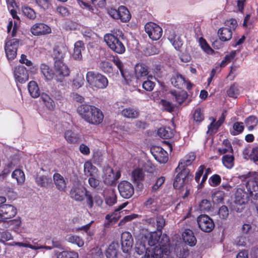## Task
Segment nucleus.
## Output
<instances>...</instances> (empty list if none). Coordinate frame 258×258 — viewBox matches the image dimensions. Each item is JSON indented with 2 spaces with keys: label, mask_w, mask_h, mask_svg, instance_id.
<instances>
[{
  "label": "nucleus",
  "mask_w": 258,
  "mask_h": 258,
  "mask_svg": "<svg viewBox=\"0 0 258 258\" xmlns=\"http://www.w3.org/2000/svg\"><path fill=\"white\" fill-rule=\"evenodd\" d=\"M28 89L30 95L33 98H37L40 95L39 87L35 81H32L29 83Z\"/></svg>",
  "instance_id": "a19ab883"
},
{
  "label": "nucleus",
  "mask_w": 258,
  "mask_h": 258,
  "mask_svg": "<svg viewBox=\"0 0 258 258\" xmlns=\"http://www.w3.org/2000/svg\"><path fill=\"white\" fill-rule=\"evenodd\" d=\"M71 198L77 202L83 201L85 198L89 208L93 207V196L90 192L84 187H74L70 191Z\"/></svg>",
  "instance_id": "423d86ee"
},
{
  "label": "nucleus",
  "mask_w": 258,
  "mask_h": 258,
  "mask_svg": "<svg viewBox=\"0 0 258 258\" xmlns=\"http://www.w3.org/2000/svg\"><path fill=\"white\" fill-rule=\"evenodd\" d=\"M121 114L124 117L134 119L138 117L140 112L137 108L128 107L121 111Z\"/></svg>",
  "instance_id": "bb28decb"
},
{
  "label": "nucleus",
  "mask_w": 258,
  "mask_h": 258,
  "mask_svg": "<svg viewBox=\"0 0 258 258\" xmlns=\"http://www.w3.org/2000/svg\"><path fill=\"white\" fill-rule=\"evenodd\" d=\"M145 29L150 38L153 40H157L162 36V28L154 23H147L145 26Z\"/></svg>",
  "instance_id": "f8f14e48"
},
{
  "label": "nucleus",
  "mask_w": 258,
  "mask_h": 258,
  "mask_svg": "<svg viewBox=\"0 0 258 258\" xmlns=\"http://www.w3.org/2000/svg\"><path fill=\"white\" fill-rule=\"evenodd\" d=\"M225 194L221 190H217L214 192L212 195L213 202L216 204H219L223 202Z\"/></svg>",
  "instance_id": "de8ad7c7"
},
{
  "label": "nucleus",
  "mask_w": 258,
  "mask_h": 258,
  "mask_svg": "<svg viewBox=\"0 0 258 258\" xmlns=\"http://www.w3.org/2000/svg\"><path fill=\"white\" fill-rule=\"evenodd\" d=\"M222 163L226 168L230 169L234 165V157L232 155H226L222 158Z\"/></svg>",
  "instance_id": "603ef678"
},
{
  "label": "nucleus",
  "mask_w": 258,
  "mask_h": 258,
  "mask_svg": "<svg viewBox=\"0 0 258 258\" xmlns=\"http://www.w3.org/2000/svg\"><path fill=\"white\" fill-rule=\"evenodd\" d=\"M19 41L15 38L7 40L5 43V52L8 59H13L17 55Z\"/></svg>",
  "instance_id": "ddd939ff"
},
{
  "label": "nucleus",
  "mask_w": 258,
  "mask_h": 258,
  "mask_svg": "<svg viewBox=\"0 0 258 258\" xmlns=\"http://www.w3.org/2000/svg\"><path fill=\"white\" fill-rule=\"evenodd\" d=\"M157 201L155 198H150L145 203L144 206L148 209H151L152 210H156Z\"/></svg>",
  "instance_id": "680f3d73"
},
{
  "label": "nucleus",
  "mask_w": 258,
  "mask_h": 258,
  "mask_svg": "<svg viewBox=\"0 0 258 258\" xmlns=\"http://www.w3.org/2000/svg\"><path fill=\"white\" fill-rule=\"evenodd\" d=\"M221 182V177L218 174H215L212 176L209 179V182L211 186L215 187L220 184Z\"/></svg>",
  "instance_id": "0e129e2a"
},
{
  "label": "nucleus",
  "mask_w": 258,
  "mask_h": 258,
  "mask_svg": "<svg viewBox=\"0 0 258 258\" xmlns=\"http://www.w3.org/2000/svg\"><path fill=\"white\" fill-rule=\"evenodd\" d=\"M40 99L45 104L47 108L50 110L54 109L55 105L53 100L45 93H42L40 96Z\"/></svg>",
  "instance_id": "ea45409f"
},
{
  "label": "nucleus",
  "mask_w": 258,
  "mask_h": 258,
  "mask_svg": "<svg viewBox=\"0 0 258 258\" xmlns=\"http://www.w3.org/2000/svg\"><path fill=\"white\" fill-rule=\"evenodd\" d=\"M135 72L136 77L140 80L146 77L149 73L146 67L139 64H137L135 66Z\"/></svg>",
  "instance_id": "2f4dec72"
},
{
  "label": "nucleus",
  "mask_w": 258,
  "mask_h": 258,
  "mask_svg": "<svg viewBox=\"0 0 258 258\" xmlns=\"http://www.w3.org/2000/svg\"><path fill=\"white\" fill-rule=\"evenodd\" d=\"M84 172L87 176H97L98 169L91 162L87 161L84 165Z\"/></svg>",
  "instance_id": "393cba45"
},
{
  "label": "nucleus",
  "mask_w": 258,
  "mask_h": 258,
  "mask_svg": "<svg viewBox=\"0 0 258 258\" xmlns=\"http://www.w3.org/2000/svg\"><path fill=\"white\" fill-rule=\"evenodd\" d=\"M211 202L206 199L202 200L199 204V209L200 211L203 212L209 211L211 209Z\"/></svg>",
  "instance_id": "4d7b16f0"
},
{
  "label": "nucleus",
  "mask_w": 258,
  "mask_h": 258,
  "mask_svg": "<svg viewBox=\"0 0 258 258\" xmlns=\"http://www.w3.org/2000/svg\"><path fill=\"white\" fill-rule=\"evenodd\" d=\"M124 39V35L122 31L114 29L110 33L106 34L104 36V41L108 47L113 52L118 54H123L125 47L122 42Z\"/></svg>",
  "instance_id": "20e7f679"
},
{
  "label": "nucleus",
  "mask_w": 258,
  "mask_h": 258,
  "mask_svg": "<svg viewBox=\"0 0 258 258\" xmlns=\"http://www.w3.org/2000/svg\"><path fill=\"white\" fill-rule=\"evenodd\" d=\"M182 237L184 242L190 246H194L196 244V238L191 230H185L182 234Z\"/></svg>",
  "instance_id": "c756f323"
},
{
  "label": "nucleus",
  "mask_w": 258,
  "mask_h": 258,
  "mask_svg": "<svg viewBox=\"0 0 258 258\" xmlns=\"http://www.w3.org/2000/svg\"><path fill=\"white\" fill-rule=\"evenodd\" d=\"M54 70L56 74V81L57 82H63V78L70 75V70L68 66L61 60H55Z\"/></svg>",
  "instance_id": "9b49d317"
},
{
  "label": "nucleus",
  "mask_w": 258,
  "mask_h": 258,
  "mask_svg": "<svg viewBox=\"0 0 258 258\" xmlns=\"http://www.w3.org/2000/svg\"><path fill=\"white\" fill-rule=\"evenodd\" d=\"M249 158L254 162L258 161V146L252 148L249 154Z\"/></svg>",
  "instance_id": "e2e57ef3"
},
{
  "label": "nucleus",
  "mask_w": 258,
  "mask_h": 258,
  "mask_svg": "<svg viewBox=\"0 0 258 258\" xmlns=\"http://www.w3.org/2000/svg\"><path fill=\"white\" fill-rule=\"evenodd\" d=\"M14 77L16 81L24 83L29 78L28 72L23 66H18L15 68Z\"/></svg>",
  "instance_id": "aec40b11"
},
{
  "label": "nucleus",
  "mask_w": 258,
  "mask_h": 258,
  "mask_svg": "<svg viewBox=\"0 0 258 258\" xmlns=\"http://www.w3.org/2000/svg\"><path fill=\"white\" fill-rule=\"evenodd\" d=\"M249 196L252 197L249 194V192L246 193L241 188L237 189L235 194L236 200L239 204H243L246 203ZM252 198H253V197H252Z\"/></svg>",
  "instance_id": "c85d7f7f"
},
{
  "label": "nucleus",
  "mask_w": 258,
  "mask_h": 258,
  "mask_svg": "<svg viewBox=\"0 0 258 258\" xmlns=\"http://www.w3.org/2000/svg\"><path fill=\"white\" fill-rule=\"evenodd\" d=\"M77 112L82 119L92 125L99 124L104 118L102 111L93 105H81L77 108Z\"/></svg>",
  "instance_id": "f03ea898"
},
{
  "label": "nucleus",
  "mask_w": 258,
  "mask_h": 258,
  "mask_svg": "<svg viewBox=\"0 0 258 258\" xmlns=\"http://www.w3.org/2000/svg\"><path fill=\"white\" fill-rule=\"evenodd\" d=\"M199 227L204 232H210L215 227L213 221L206 215H201L197 218Z\"/></svg>",
  "instance_id": "2eb2a0df"
},
{
  "label": "nucleus",
  "mask_w": 258,
  "mask_h": 258,
  "mask_svg": "<svg viewBox=\"0 0 258 258\" xmlns=\"http://www.w3.org/2000/svg\"><path fill=\"white\" fill-rule=\"evenodd\" d=\"M30 32L35 36H42L49 34L51 32V28L42 23H35L30 28Z\"/></svg>",
  "instance_id": "dca6fc26"
},
{
  "label": "nucleus",
  "mask_w": 258,
  "mask_h": 258,
  "mask_svg": "<svg viewBox=\"0 0 258 258\" xmlns=\"http://www.w3.org/2000/svg\"><path fill=\"white\" fill-rule=\"evenodd\" d=\"M160 104L164 110L168 112H171L173 110V106L168 101L162 100L160 102Z\"/></svg>",
  "instance_id": "774afa93"
},
{
  "label": "nucleus",
  "mask_w": 258,
  "mask_h": 258,
  "mask_svg": "<svg viewBox=\"0 0 258 258\" xmlns=\"http://www.w3.org/2000/svg\"><path fill=\"white\" fill-rule=\"evenodd\" d=\"M120 195L124 199H129L134 194L133 185L127 180H122L118 184Z\"/></svg>",
  "instance_id": "4468645a"
},
{
  "label": "nucleus",
  "mask_w": 258,
  "mask_h": 258,
  "mask_svg": "<svg viewBox=\"0 0 258 258\" xmlns=\"http://www.w3.org/2000/svg\"><path fill=\"white\" fill-rule=\"evenodd\" d=\"M164 252H157L156 250H148L142 258H161Z\"/></svg>",
  "instance_id": "6e6d98bb"
},
{
  "label": "nucleus",
  "mask_w": 258,
  "mask_h": 258,
  "mask_svg": "<svg viewBox=\"0 0 258 258\" xmlns=\"http://www.w3.org/2000/svg\"><path fill=\"white\" fill-rule=\"evenodd\" d=\"M143 239L146 241L148 245L156 246L152 250L157 252H164L168 255L172 250V246L169 243V239L166 234H162L161 231L147 232L142 234Z\"/></svg>",
  "instance_id": "f257e3e1"
},
{
  "label": "nucleus",
  "mask_w": 258,
  "mask_h": 258,
  "mask_svg": "<svg viewBox=\"0 0 258 258\" xmlns=\"http://www.w3.org/2000/svg\"><path fill=\"white\" fill-rule=\"evenodd\" d=\"M54 257L55 258H78V253L73 251H62L59 252L57 250L53 251Z\"/></svg>",
  "instance_id": "7c9ffc66"
},
{
  "label": "nucleus",
  "mask_w": 258,
  "mask_h": 258,
  "mask_svg": "<svg viewBox=\"0 0 258 258\" xmlns=\"http://www.w3.org/2000/svg\"><path fill=\"white\" fill-rule=\"evenodd\" d=\"M13 237L9 231L7 230H2L0 231V242L5 245H8L10 246H18L19 247H29L31 249H36L37 248L32 246V245L26 242H12L10 243H7V241L12 240Z\"/></svg>",
  "instance_id": "6e6552de"
},
{
  "label": "nucleus",
  "mask_w": 258,
  "mask_h": 258,
  "mask_svg": "<svg viewBox=\"0 0 258 258\" xmlns=\"http://www.w3.org/2000/svg\"><path fill=\"white\" fill-rule=\"evenodd\" d=\"M64 137L69 143H76L79 141V136L77 134L72 130H67L64 132Z\"/></svg>",
  "instance_id": "79ce46f5"
},
{
  "label": "nucleus",
  "mask_w": 258,
  "mask_h": 258,
  "mask_svg": "<svg viewBox=\"0 0 258 258\" xmlns=\"http://www.w3.org/2000/svg\"><path fill=\"white\" fill-rule=\"evenodd\" d=\"M168 39L176 50H179L183 44V41L180 36L171 32L168 36Z\"/></svg>",
  "instance_id": "5701e85b"
},
{
  "label": "nucleus",
  "mask_w": 258,
  "mask_h": 258,
  "mask_svg": "<svg viewBox=\"0 0 258 258\" xmlns=\"http://www.w3.org/2000/svg\"><path fill=\"white\" fill-rule=\"evenodd\" d=\"M54 183L57 189L65 191L67 182L63 177L59 173H55L53 176Z\"/></svg>",
  "instance_id": "b1692460"
},
{
  "label": "nucleus",
  "mask_w": 258,
  "mask_h": 258,
  "mask_svg": "<svg viewBox=\"0 0 258 258\" xmlns=\"http://www.w3.org/2000/svg\"><path fill=\"white\" fill-rule=\"evenodd\" d=\"M171 83L174 86L180 88L185 83V79L182 75L177 74L172 77Z\"/></svg>",
  "instance_id": "c03bdc74"
},
{
  "label": "nucleus",
  "mask_w": 258,
  "mask_h": 258,
  "mask_svg": "<svg viewBox=\"0 0 258 258\" xmlns=\"http://www.w3.org/2000/svg\"><path fill=\"white\" fill-rule=\"evenodd\" d=\"M132 177L134 181L137 183L139 186V182L142 181L144 177V173L143 170L140 168L135 169L132 172Z\"/></svg>",
  "instance_id": "a18cd8bd"
},
{
  "label": "nucleus",
  "mask_w": 258,
  "mask_h": 258,
  "mask_svg": "<svg viewBox=\"0 0 258 258\" xmlns=\"http://www.w3.org/2000/svg\"><path fill=\"white\" fill-rule=\"evenodd\" d=\"M66 239L68 242L76 244L79 247H81L84 245V240L81 237L76 235H68L66 237Z\"/></svg>",
  "instance_id": "e433bc0d"
},
{
  "label": "nucleus",
  "mask_w": 258,
  "mask_h": 258,
  "mask_svg": "<svg viewBox=\"0 0 258 258\" xmlns=\"http://www.w3.org/2000/svg\"><path fill=\"white\" fill-rule=\"evenodd\" d=\"M147 242L143 239V237L141 235L136 242L135 246L136 252L139 254H142L145 251L146 252L148 250H150L147 247Z\"/></svg>",
  "instance_id": "cd10ccee"
},
{
  "label": "nucleus",
  "mask_w": 258,
  "mask_h": 258,
  "mask_svg": "<svg viewBox=\"0 0 258 258\" xmlns=\"http://www.w3.org/2000/svg\"><path fill=\"white\" fill-rule=\"evenodd\" d=\"M85 44L82 41H78L74 44L73 57L76 59L80 60L82 58V52L85 50Z\"/></svg>",
  "instance_id": "4be33fe9"
},
{
  "label": "nucleus",
  "mask_w": 258,
  "mask_h": 258,
  "mask_svg": "<svg viewBox=\"0 0 258 258\" xmlns=\"http://www.w3.org/2000/svg\"><path fill=\"white\" fill-rule=\"evenodd\" d=\"M219 38L223 41L229 40L232 35V31L231 29L228 28H221L218 30Z\"/></svg>",
  "instance_id": "72a5a7b5"
},
{
  "label": "nucleus",
  "mask_w": 258,
  "mask_h": 258,
  "mask_svg": "<svg viewBox=\"0 0 258 258\" xmlns=\"http://www.w3.org/2000/svg\"><path fill=\"white\" fill-rule=\"evenodd\" d=\"M12 177L16 179L18 184H22L25 179L24 172L20 169L15 170L12 174Z\"/></svg>",
  "instance_id": "09e8293b"
},
{
  "label": "nucleus",
  "mask_w": 258,
  "mask_h": 258,
  "mask_svg": "<svg viewBox=\"0 0 258 258\" xmlns=\"http://www.w3.org/2000/svg\"><path fill=\"white\" fill-rule=\"evenodd\" d=\"M6 199L4 197H0V221L6 223L10 219L14 217L17 213V209L13 205L5 204Z\"/></svg>",
  "instance_id": "0eeeda50"
},
{
  "label": "nucleus",
  "mask_w": 258,
  "mask_h": 258,
  "mask_svg": "<svg viewBox=\"0 0 258 258\" xmlns=\"http://www.w3.org/2000/svg\"><path fill=\"white\" fill-rule=\"evenodd\" d=\"M21 222L19 220H9V221L5 223L4 227L6 228H10L14 231L17 232L21 225Z\"/></svg>",
  "instance_id": "864d4df0"
},
{
  "label": "nucleus",
  "mask_w": 258,
  "mask_h": 258,
  "mask_svg": "<svg viewBox=\"0 0 258 258\" xmlns=\"http://www.w3.org/2000/svg\"><path fill=\"white\" fill-rule=\"evenodd\" d=\"M126 205V203L121 204L112 214L106 215L105 219L110 222H115L121 217L120 211L125 207Z\"/></svg>",
  "instance_id": "473e14b6"
},
{
  "label": "nucleus",
  "mask_w": 258,
  "mask_h": 258,
  "mask_svg": "<svg viewBox=\"0 0 258 258\" xmlns=\"http://www.w3.org/2000/svg\"><path fill=\"white\" fill-rule=\"evenodd\" d=\"M174 132L169 127H162L158 129L157 134L161 138L169 139L173 136Z\"/></svg>",
  "instance_id": "c9c22d12"
},
{
  "label": "nucleus",
  "mask_w": 258,
  "mask_h": 258,
  "mask_svg": "<svg viewBox=\"0 0 258 258\" xmlns=\"http://www.w3.org/2000/svg\"><path fill=\"white\" fill-rule=\"evenodd\" d=\"M86 78L89 86L93 90L103 89L108 86L107 79L99 73L89 71L87 72Z\"/></svg>",
  "instance_id": "39448f33"
},
{
  "label": "nucleus",
  "mask_w": 258,
  "mask_h": 258,
  "mask_svg": "<svg viewBox=\"0 0 258 258\" xmlns=\"http://www.w3.org/2000/svg\"><path fill=\"white\" fill-rule=\"evenodd\" d=\"M225 119V117L222 114V116L219 119V120L215 122V119L212 118V122L208 126V132L211 133H215L217 132L218 128L223 123Z\"/></svg>",
  "instance_id": "4c0bfd02"
},
{
  "label": "nucleus",
  "mask_w": 258,
  "mask_h": 258,
  "mask_svg": "<svg viewBox=\"0 0 258 258\" xmlns=\"http://www.w3.org/2000/svg\"><path fill=\"white\" fill-rule=\"evenodd\" d=\"M40 69L42 74L46 80L50 81L53 78V71L48 66L45 64H41Z\"/></svg>",
  "instance_id": "f704fd0d"
},
{
  "label": "nucleus",
  "mask_w": 258,
  "mask_h": 258,
  "mask_svg": "<svg viewBox=\"0 0 258 258\" xmlns=\"http://www.w3.org/2000/svg\"><path fill=\"white\" fill-rule=\"evenodd\" d=\"M76 1L81 8L86 9L92 13L94 12V9L93 7L90 5L89 3L86 2L84 0H76Z\"/></svg>",
  "instance_id": "69168bd1"
},
{
  "label": "nucleus",
  "mask_w": 258,
  "mask_h": 258,
  "mask_svg": "<svg viewBox=\"0 0 258 258\" xmlns=\"http://www.w3.org/2000/svg\"><path fill=\"white\" fill-rule=\"evenodd\" d=\"M171 99L174 100L179 104L182 103L187 98V93L184 91H172L169 97Z\"/></svg>",
  "instance_id": "a878e982"
},
{
  "label": "nucleus",
  "mask_w": 258,
  "mask_h": 258,
  "mask_svg": "<svg viewBox=\"0 0 258 258\" xmlns=\"http://www.w3.org/2000/svg\"><path fill=\"white\" fill-rule=\"evenodd\" d=\"M244 129L243 123L236 122L233 125V130L231 131V134L236 135L241 133Z\"/></svg>",
  "instance_id": "13d9d810"
},
{
  "label": "nucleus",
  "mask_w": 258,
  "mask_h": 258,
  "mask_svg": "<svg viewBox=\"0 0 258 258\" xmlns=\"http://www.w3.org/2000/svg\"><path fill=\"white\" fill-rule=\"evenodd\" d=\"M195 158V154L194 153H190L180 161L175 169L177 174L173 182L175 188L180 189L184 185L189 173V170L187 168V166L190 165Z\"/></svg>",
  "instance_id": "7ed1b4c3"
},
{
  "label": "nucleus",
  "mask_w": 258,
  "mask_h": 258,
  "mask_svg": "<svg viewBox=\"0 0 258 258\" xmlns=\"http://www.w3.org/2000/svg\"><path fill=\"white\" fill-rule=\"evenodd\" d=\"M108 14L114 19H119L123 22L128 21L131 18V15L126 7L121 6L117 10L109 9L108 10Z\"/></svg>",
  "instance_id": "9d476101"
},
{
  "label": "nucleus",
  "mask_w": 258,
  "mask_h": 258,
  "mask_svg": "<svg viewBox=\"0 0 258 258\" xmlns=\"http://www.w3.org/2000/svg\"><path fill=\"white\" fill-rule=\"evenodd\" d=\"M103 172L102 178L104 183L108 185L114 184L121 176V173L119 170L114 171L108 166L104 167Z\"/></svg>",
  "instance_id": "1a4fd4ad"
},
{
  "label": "nucleus",
  "mask_w": 258,
  "mask_h": 258,
  "mask_svg": "<svg viewBox=\"0 0 258 258\" xmlns=\"http://www.w3.org/2000/svg\"><path fill=\"white\" fill-rule=\"evenodd\" d=\"M151 150L155 159L158 162L165 163L168 161V153L163 148L159 146L154 147Z\"/></svg>",
  "instance_id": "a211bd4d"
},
{
  "label": "nucleus",
  "mask_w": 258,
  "mask_h": 258,
  "mask_svg": "<svg viewBox=\"0 0 258 258\" xmlns=\"http://www.w3.org/2000/svg\"><path fill=\"white\" fill-rule=\"evenodd\" d=\"M143 221L144 224H148L153 227H156L157 231L162 232V229L165 225V220L161 215H158L155 220L153 218H147Z\"/></svg>",
  "instance_id": "f3484780"
},
{
  "label": "nucleus",
  "mask_w": 258,
  "mask_h": 258,
  "mask_svg": "<svg viewBox=\"0 0 258 258\" xmlns=\"http://www.w3.org/2000/svg\"><path fill=\"white\" fill-rule=\"evenodd\" d=\"M199 43L202 49L208 54H212L213 50L207 43L206 41L203 38L199 39Z\"/></svg>",
  "instance_id": "bf43d9fd"
},
{
  "label": "nucleus",
  "mask_w": 258,
  "mask_h": 258,
  "mask_svg": "<svg viewBox=\"0 0 258 258\" xmlns=\"http://www.w3.org/2000/svg\"><path fill=\"white\" fill-rule=\"evenodd\" d=\"M245 123L248 130L252 131L257 124L258 119L254 116H250L245 120Z\"/></svg>",
  "instance_id": "49530a36"
},
{
  "label": "nucleus",
  "mask_w": 258,
  "mask_h": 258,
  "mask_svg": "<svg viewBox=\"0 0 258 258\" xmlns=\"http://www.w3.org/2000/svg\"><path fill=\"white\" fill-rule=\"evenodd\" d=\"M99 67L102 71L107 74H113V68L110 62L107 61H102L99 64Z\"/></svg>",
  "instance_id": "3c124183"
},
{
  "label": "nucleus",
  "mask_w": 258,
  "mask_h": 258,
  "mask_svg": "<svg viewBox=\"0 0 258 258\" xmlns=\"http://www.w3.org/2000/svg\"><path fill=\"white\" fill-rule=\"evenodd\" d=\"M35 181L38 185L41 187H45L48 185L49 180L45 176H40L35 178Z\"/></svg>",
  "instance_id": "052dcab7"
},
{
  "label": "nucleus",
  "mask_w": 258,
  "mask_h": 258,
  "mask_svg": "<svg viewBox=\"0 0 258 258\" xmlns=\"http://www.w3.org/2000/svg\"><path fill=\"white\" fill-rule=\"evenodd\" d=\"M112 61L119 70L121 75L123 78H125V74L123 71V64L121 61L118 57H114L112 59Z\"/></svg>",
  "instance_id": "338daca9"
},
{
  "label": "nucleus",
  "mask_w": 258,
  "mask_h": 258,
  "mask_svg": "<svg viewBox=\"0 0 258 258\" xmlns=\"http://www.w3.org/2000/svg\"><path fill=\"white\" fill-rule=\"evenodd\" d=\"M247 190L253 198L258 199V182L255 180L250 179L245 184Z\"/></svg>",
  "instance_id": "412c9836"
},
{
  "label": "nucleus",
  "mask_w": 258,
  "mask_h": 258,
  "mask_svg": "<svg viewBox=\"0 0 258 258\" xmlns=\"http://www.w3.org/2000/svg\"><path fill=\"white\" fill-rule=\"evenodd\" d=\"M118 245L117 243L112 242L108 246L106 251L107 258H116Z\"/></svg>",
  "instance_id": "58836bf2"
},
{
  "label": "nucleus",
  "mask_w": 258,
  "mask_h": 258,
  "mask_svg": "<svg viewBox=\"0 0 258 258\" xmlns=\"http://www.w3.org/2000/svg\"><path fill=\"white\" fill-rule=\"evenodd\" d=\"M22 11L24 15L29 20H34L36 18V13L34 10L27 6L22 7Z\"/></svg>",
  "instance_id": "37998d69"
},
{
  "label": "nucleus",
  "mask_w": 258,
  "mask_h": 258,
  "mask_svg": "<svg viewBox=\"0 0 258 258\" xmlns=\"http://www.w3.org/2000/svg\"><path fill=\"white\" fill-rule=\"evenodd\" d=\"M175 251L177 255L180 258L186 257L189 254V250L186 246H178Z\"/></svg>",
  "instance_id": "5fc2aeb1"
},
{
  "label": "nucleus",
  "mask_w": 258,
  "mask_h": 258,
  "mask_svg": "<svg viewBox=\"0 0 258 258\" xmlns=\"http://www.w3.org/2000/svg\"><path fill=\"white\" fill-rule=\"evenodd\" d=\"M228 96L232 98H236L239 94L238 86L236 83L232 84L227 91Z\"/></svg>",
  "instance_id": "8fccbe9b"
},
{
  "label": "nucleus",
  "mask_w": 258,
  "mask_h": 258,
  "mask_svg": "<svg viewBox=\"0 0 258 258\" xmlns=\"http://www.w3.org/2000/svg\"><path fill=\"white\" fill-rule=\"evenodd\" d=\"M121 248L124 253H128L132 249L133 245V239L128 232L122 233L121 236Z\"/></svg>",
  "instance_id": "6ab92c4d"
}]
</instances>
